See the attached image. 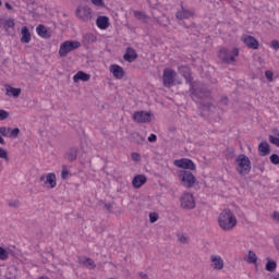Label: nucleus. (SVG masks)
Returning <instances> with one entry per match:
<instances>
[{"label":"nucleus","mask_w":279,"mask_h":279,"mask_svg":"<svg viewBox=\"0 0 279 279\" xmlns=\"http://www.w3.org/2000/svg\"><path fill=\"white\" fill-rule=\"evenodd\" d=\"M277 267H278V264L274 259H268L265 268H266V271H270V274H274Z\"/></svg>","instance_id":"cd10ccee"},{"label":"nucleus","mask_w":279,"mask_h":279,"mask_svg":"<svg viewBox=\"0 0 279 279\" xmlns=\"http://www.w3.org/2000/svg\"><path fill=\"white\" fill-rule=\"evenodd\" d=\"M173 165L179 169H185L187 171H195V169H197L195 162L189 158L177 159L173 161Z\"/></svg>","instance_id":"0eeeda50"},{"label":"nucleus","mask_w":279,"mask_h":279,"mask_svg":"<svg viewBox=\"0 0 279 279\" xmlns=\"http://www.w3.org/2000/svg\"><path fill=\"white\" fill-rule=\"evenodd\" d=\"M90 80V74L85 73L84 71H78L74 76H73V82H88Z\"/></svg>","instance_id":"b1692460"},{"label":"nucleus","mask_w":279,"mask_h":279,"mask_svg":"<svg viewBox=\"0 0 279 279\" xmlns=\"http://www.w3.org/2000/svg\"><path fill=\"white\" fill-rule=\"evenodd\" d=\"M274 279H279V275H277L276 277H274Z\"/></svg>","instance_id":"bf43d9fd"},{"label":"nucleus","mask_w":279,"mask_h":279,"mask_svg":"<svg viewBox=\"0 0 279 279\" xmlns=\"http://www.w3.org/2000/svg\"><path fill=\"white\" fill-rule=\"evenodd\" d=\"M14 19H8L3 23V27L8 34H11V32H14Z\"/></svg>","instance_id":"a878e982"},{"label":"nucleus","mask_w":279,"mask_h":279,"mask_svg":"<svg viewBox=\"0 0 279 279\" xmlns=\"http://www.w3.org/2000/svg\"><path fill=\"white\" fill-rule=\"evenodd\" d=\"M236 163V171L241 174H247L250 171H252V161L250 160V157H247L244 154H241L235 159Z\"/></svg>","instance_id":"39448f33"},{"label":"nucleus","mask_w":279,"mask_h":279,"mask_svg":"<svg viewBox=\"0 0 279 279\" xmlns=\"http://www.w3.org/2000/svg\"><path fill=\"white\" fill-rule=\"evenodd\" d=\"M149 221H150V223H156V221H158V214L157 213H150L149 214Z\"/></svg>","instance_id":"58836bf2"},{"label":"nucleus","mask_w":279,"mask_h":279,"mask_svg":"<svg viewBox=\"0 0 279 279\" xmlns=\"http://www.w3.org/2000/svg\"><path fill=\"white\" fill-rule=\"evenodd\" d=\"M218 58L222 62H226V64H232V62H236V58H239V48H233L232 50L222 48L218 52Z\"/></svg>","instance_id":"20e7f679"},{"label":"nucleus","mask_w":279,"mask_h":279,"mask_svg":"<svg viewBox=\"0 0 279 279\" xmlns=\"http://www.w3.org/2000/svg\"><path fill=\"white\" fill-rule=\"evenodd\" d=\"M36 33L40 36V38H50L51 35L49 34V31H47V27L45 25L39 24L36 27Z\"/></svg>","instance_id":"393cba45"},{"label":"nucleus","mask_w":279,"mask_h":279,"mask_svg":"<svg viewBox=\"0 0 279 279\" xmlns=\"http://www.w3.org/2000/svg\"><path fill=\"white\" fill-rule=\"evenodd\" d=\"M157 140H158V137L156 136V134H150L148 136V142L149 143H156Z\"/></svg>","instance_id":"c03bdc74"},{"label":"nucleus","mask_w":279,"mask_h":279,"mask_svg":"<svg viewBox=\"0 0 279 279\" xmlns=\"http://www.w3.org/2000/svg\"><path fill=\"white\" fill-rule=\"evenodd\" d=\"M38 279H49L48 277H39Z\"/></svg>","instance_id":"4d7b16f0"},{"label":"nucleus","mask_w":279,"mask_h":279,"mask_svg":"<svg viewBox=\"0 0 279 279\" xmlns=\"http://www.w3.org/2000/svg\"><path fill=\"white\" fill-rule=\"evenodd\" d=\"M9 208H19L21 206V201L19 199H9L8 201Z\"/></svg>","instance_id":"2f4dec72"},{"label":"nucleus","mask_w":279,"mask_h":279,"mask_svg":"<svg viewBox=\"0 0 279 279\" xmlns=\"http://www.w3.org/2000/svg\"><path fill=\"white\" fill-rule=\"evenodd\" d=\"M270 151H271V148L269 147V143H267V142L259 143V145H258L259 156H263V157L269 156Z\"/></svg>","instance_id":"5701e85b"},{"label":"nucleus","mask_w":279,"mask_h":279,"mask_svg":"<svg viewBox=\"0 0 279 279\" xmlns=\"http://www.w3.org/2000/svg\"><path fill=\"white\" fill-rule=\"evenodd\" d=\"M92 3L93 5H96V8H104V5H106L104 0H92Z\"/></svg>","instance_id":"4c0bfd02"},{"label":"nucleus","mask_w":279,"mask_h":279,"mask_svg":"<svg viewBox=\"0 0 279 279\" xmlns=\"http://www.w3.org/2000/svg\"><path fill=\"white\" fill-rule=\"evenodd\" d=\"M2 167H1V161H0V171H1Z\"/></svg>","instance_id":"052dcab7"},{"label":"nucleus","mask_w":279,"mask_h":279,"mask_svg":"<svg viewBox=\"0 0 279 279\" xmlns=\"http://www.w3.org/2000/svg\"><path fill=\"white\" fill-rule=\"evenodd\" d=\"M78 263L80 265H84L87 269H95V267H97V264H95V260L86 256L80 257Z\"/></svg>","instance_id":"aec40b11"},{"label":"nucleus","mask_w":279,"mask_h":279,"mask_svg":"<svg viewBox=\"0 0 279 279\" xmlns=\"http://www.w3.org/2000/svg\"><path fill=\"white\" fill-rule=\"evenodd\" d=\"M98 29H108L110 27V17L106 15H99L96 20Z\"/></svg>","instance_id":"2eb2a0df"},{"label":"nucleus","mask_w":279,"mask_h":279,"mask_svg":"<svg viewBox=\"0 0 279 279\" xmlns=\"http://www.w3.org/2000/svg\"><path fill=\"white\" fill-rule=\"evenodd\" d=\"M69 175H62L63 180H68Z\"/></svg>","instance_id":"5fc2aeb1"},{"label":"nucleus","mask_w":279,"mask_h":279,"mask_svg":"<svg viewBox=\"0 0 279 279\" xmlns=\"http://www.w3.org/2000/svg\"><path fill=\"white\" fill-rule=\"evenodd\" d=\"M5 9H7V10H12V5L7 2V3H5Z\"/></svg>","instance_id":"603ef678"},{"label":"nucleus","mask_w":279,"mask_h":279,"mask_svg":"<svg viewBox=\"0 0 279 279\" xmlns=\"http://www.w3.org/2000/svg\"><path fill=\"white\" fill-rule=\"evenodd\" d=\"M181 206L185 210H193V208H195V198L193 197V194L184 193L181 196Z\"/></svg>","instance_id":"6e6552de"},{"label":"nucleus","mask_w":279,"mask_h":279,"mask_svg":"<svg viewBox=\"0 0 279 279\" xmlns=\"http://www.w3.org/2000/svg\"><path fill=\"white\" fill-rule=\"evenodd\" d=\"M178 72L171 68L163 69L162 72V84L166 88H172L175 84H182L181 81L177 80Z\"/></svg>","instance_id":"7ed1b4c3"},{"label":"nucleus","mask_w":279,"mask_h":279,"mask_svg":"<svg viewBox=\"0 0 279 279\" xmlns=\"http://www.w3.org/2000/svg\"><path fill=\"white\" fill-rule=\"evenodd\" d=\"M109 71H110V73H112V75L116 80H123V76L125 75L123 68H121L118 64L110 65Z\"/></svg>","instance_id":"dca6fc26"},{"label":"nucleus","mask_w":279,"mask_h":279,"mask_svg":"<svg viewBox=\"0 0 279 279\" xmlns=\"http://www.w3.org/2000/svg\"><path fill=\"white\" fill-rule=\"evenodd\" d=\"M257 260H258V256H256V253H254V251H248L247 263L254 264V263H257Z\"/></svg>","instance_id":"7c9ffc66"},{"label":"nucleus","mask_w":279,"mask_h":279,"mask_svg":"<svg viewBox=\"0 0 279 279\" xmlns=\"http://www.w3.org/2000/svg\"><path fill=\"white\" fill-rule=\"evenodd\" d=\"M10 117V113L3 109H0V121H5Z\"/></svg>","instance_id":"e433bc0d"},{"label":"nucleus","mask_w":279,"mask_h":279,"mask_svg":"<svg viewBox=\"0 0 279 279\" xmlns=\"http://www.w3.org/2000/svg\"><path fill=\"white\" fill-rule=\"evenodd\" d=\"M66 158L71 162H73V160H76L77 159V149H75V148L70 149L69 154L66 155Z\"/></svg>","instance_id":"c756f323"},{"label":"nucleus","mask_w":279,"mask_h":279,"mask_svg":"<svg viewBox=\"0 0 279 279\" xmlns=\"http://www.w3.org/2000/svg\"><path fill=\"white\" fill-rule=\"evenodd\" d=\"M76 16L81 21H90L93 19V10L88 7H78L76 9Z\"/></svg>","instance_id":"9b49d317"},{"label":"nucleus","mask_w":279,"mask_h":279,"mask_svg":"<svg viewBox=\"0 0 279 279\" xmlns=\"http://www.w3.org/2000/svg\"><path fill=\"white\" fill-rule=\"evenodd\" d=\"M0 158L1 160H5V162H10V156H8V150L0 147Z\"/></svg>","instance_id":"473e14b6"},{"label":"nucleus","mask_w":279,"mask_h":279,"mask_svg":"<svg viewBox=\"0 0 279 279\" xmlns=\"http://www.w3.org/2000/svg\"><path fill=\"white\" fill-rule=\"evenodd\" d=\"M147 182V177L145 175H134L132 179V186L133 189H141L143 184Z\"/></svg>","instance_id":"a211bd4d"},{"label":"nucleus","mask_w":279,"mask_h":279,"mask_svg":"<svg viewBox=\"0 0 279 279\" xmlns=\"http://www.w3.org/2000/svg\"><path fill=\"white\" fill-rule=\"evenodd\" d=\"M80 47H82V44L77 40H65L60 45L59 56L60 58H66L71 51H75Z\"/></svg>","instance_id":"423d86ee"},{"label":"nucleus","mask_w":279,"mask_h":279,"mask_svg":"<svg viewBox=\"0 0 279 279\" xmlns=\"http://www.w3.org/2000/svg\"><path fill=\"white\" fill-rule=\"evenodd\" d=\"M265 77L268 80V82H274V72L270 70L265 71Z\"/></svg>","instance_id":"ea45409f"},{"label":"nucleus","mask_w":279,"mask_h":279,"mask_svg":"<svg viewBox=\"0 0 279 279\" xmlns=\"http://www.w3.org/2000/svg\"><path fill=\"white\" fill-rule=\"evenodd\" d=\"M39 182L45 189H56L58 185L56 175H41Z\"/></svg>","instance_id":"f8f14e48"},{"label":"nucleus","mask_w":279,"mask_h":279,"mask_svg":"<svg viewBox=\"0 0 279 279\" xmlns=\"http://www.w3.org/2000/svg\"><path fill=\"white\" fill-rule=\"evenodd\" d=\"M0 134L5 138H19V135L21 134V129L20 128L12 129L10 126H0Z\"/></svg>","instance_id":"1a4fd4ad"},{"label":"nucleus","mask_w":279,"mask_h":279,"mask_svg":"<svg viewBox=\"0 0 279 279\" xmlns=\"http://www.w3.org/2000/svg\"><path fill=\"white\" fill-rule=\"evenodd\" d=\"M104 207L106 208V210H108V213H112V204L105 203Z\"/></svg>","instance_id":"49530a36"},{"label":"nucleus","mask_w":279,"mask_h":279,"mask_svg":"<svg viewBox=\"0 0 279 279\" xmlns=\"http://www.w3.org/2000/svg\"><path fill=\"white\" fill-rule=\"evenodd\" d=\"M225 104H228V98L222 99Z\"/></svg>","instance_id":"6e6d98bb"},{"label":"nucleus","mask_w":279,"mask_h":279,"mask_svg":"<svg viewBox=\"0 0 279 279\" xmlns=\"http://www.w3.org/2000/svg\"><path fill=\"white\" fill-rule=\"evenodd\" d=\"M270 162H271L272 165H279V156L276 155V154H272V155L270 156Z\"/></svg>","instance_id":"79ce46f5"},{"label":"nucleus","mask_w":279,"mask_h":279,"mask_svg":"<svg viewBox=\"0 0 279 279\" xmlns=\"http://www.w3.org/2000/svg\"><path fill=\"white\" fill-rule=\"evenodd\" d=\"M196 179L195 175H182L181 177V183L186 189H192V186L195 185Z\"/></svg>","instance_id":"f3484780"},{"label":"nucleus","mask_w":279,"mask_h":279,"mask_svg":"<svg viewBox=\"0 0 279 279\" xmlns=\"http://www.w3.org/2000/svg\"><path fill=\"white\" fill-rule=\"evenodd\" d=\"M193 16H195V11L184 8L175 13V19H178L179 21H184V19H191Z\"/></svg>","instance_id":"4468645a"},{"label":"nucleus","mask_w":279,"mask_h":279,"mask_svg":"<svg viewBox=\"0 0 279 279\" xmlns=\"http://www.w3.org/2000/svg\"><path fill=\"white\" fill-rule=\"evenodd\" d=\"M138 276L141 279H149V276H147V274H145L143 271L138 272Z\"/></svg>","instance_id":"8fccbe9b"},{"label":"nucleus","mask_w":279,"mask_h":279,"mask_svg":"<svg viewBox=\"0 0 279 279\" xmlns=\"http://www.w3.org/2000/svg\"><path fill=\"white\" fill-rule=\"evenodd\" d=\"M0 145H5V140H3V137H1V135H0Z\"/></svg>","instance_id":"864d4df0"},{"label":"nucleus","mask_w":279,"mask_h":279,"mask_svg":"<svg viewBox=\"0 0 279 279\" xmlns=\"http://www.w3.org/2000/svg\"><path fill=\"white\" fill-rule=\"evenodd\" d=\"M218 223L222 230H232L236 226V217L230 209H223L219 216Z\"/></svg>","instance_id":"f03ea898"},{"label":"nucleus","mask_w":279,"mask_h":279,"mask_svg":"<svg viewBox=\"0 0 279 279\" xmlns=\"http://www.w3.org/2000/svg\"><path fill=\"white\" fill-rule=\"evenodd\" d=\"M272 219H274V221H278V223H279V213L278 211H274Z\"/></svg>","instance_id":"09e8293b"},{"label":"nucleus","mask_w":279,"mask_h":279,"mask_svg":"<svg viewBox=\"0 0 279 279\" xmlns=\"http://www.w3.org/2000/svg\"><path fill=\"white\" fill-rule=\"evenodd\" d=\"M136 143H137L138 145H143V143H145V137H144V136H141V135H137Z\"/></svg>","instance_id":"a18cd8bd"},{"label":"nucleus","mask_w":279,"mask_h":279,"mask_svg":"<svg viewBox=\"0 0 279 279\" xmlns=\"http://www.w3.org/2000/svg\"><path fill=\"white\" fill-rule=\"evenodd\" d=\"M21 34V43H23L24 45H28V43H32V33H29V28H27V26L22 27Z\"/></svg>","instance_id":"6ab92c4d"},{"label":"nucleus","mask_w":279,"mask_h":279,"mask_svg":"<svg viewBox=\"0 0 279 279\" xmlns=\"http://www.w3.org/2000/svg\"><path fill=\"white\" fill-rule=\"evenodd\" d=\"M242 43L248 47V49L256 50L258 47H260V44L257 39L254 38L252 35H243L241 38Z\"/></svg>","instance_id":"ddd939ff"},{"label":"nucleus","mask_w":279,"mask_h":279,"mask_svg":"<svg viewBox=\"0 0 279 279\" xmlns=\"http://www.w3.org/2000/svg\"><path fill=\"white\" fill-rule=\"evenodd\" d=\"M179 73L184 77L186 81V84L191 86L190 93L192 99H195V97H199V99H204V97H208V94H204V92L197 93L195 90V87L193 86V77L191 76V68L189 65H181L179 66Z\"/></svg>","instance_id":"f257e3e1"},{"label":"nucleus","mask_w":279,"mask_h":279,"mask_svg":"<svg viewBox=\"0 0 279 279\" xmlns=\"http://www.w3.org/2000/svg\"><path fill=\"white\" fill-rule=\"evenodd\" d=\"M276 136L269 135V142L276 147H279V131H275Z\"/></svg>","instance_id":"c85d7f7f"},{"label":"nucleus","mask_w":279,"mask_h":279,"mask_svg":"<svg viewBox=\"0 0 279 279\" xmlns=\"http://www.w3.org/2000/svg\"><path fill=\"white\" fill-rule=\"evenodd\" d=\"M133 121L135 123H150L151 122V113L147 111H136L133 113Z\"/></svg>","instance_id":"9d476101"},{"label":"nucleus","mask_w":279,"mask_h":279,"mask_svg":"<svg viewBox=\"0 0 279 279\" xmlns=\"http://www.w3.org/2000/svg\"><path fill=\"white\" fill-rule=\"evenodd\" d=\"M61 175H69V168H66V166H63Z\"/></svg>","instance_id":"de8ad7c7"},{"label":"nucleus","mask_w":279,"mask_h":279,"mask_svg":"<svg viewBox=\"0 0 279 279\" xmlns=\"http://www.w3.org/2000/svg\"><path fill=\"white\" fill-rule=\"evenodd\" d=\"M3 3L1 2V0H0V7L2 5Z\"/></svg>","instance_id":"680f3d73"},{"label":"nucleus","mask_w":279,"mask_h":279,"mask_svg":"<svg viewBox=\"0 0 279 279\" xmlns=\"http://www.w3.org/2000/svg\"><path fill=\"white\" fill-rule=\"evenodd\" d=\"M134 16L138 21H145V19H147V15H145V12L143 11H134Z\"/></svg>","instance_id":"f704fd0d"},{"label":"nucleus","mask_w":279,"mask_h":279,"mask_svg":"<svg viewBox=\"0 0 279 279\" xmlns=\"http://www.w3.org/2000/svg\"><path fill=\"white\" fill-rule=\"evenodd\" d=\"M7 95L10 97H19V95H21V88H15L12 86H8L7 87Z\"/></svg>","instance_id":"bb28decb"},{"label":"nucleus","mask_w":279,"mask_h":279,"mask_svg":"<svg viewBox=\"0 0 279 279\" xmlns=\"http://www.w3.org/2000/svg\"><path fill=\"white\" fill-rule=\"evenodd\" d=\"M9 256L10 254L8 253V251L0 246V260H8Z\"/></svg>","instance_id":"72a5a7b5"},{"label":"nucleus","mask_w":279,"mask_h":279,"mask_svg":"<svg viewBox=\"0 0 279 279\" xmlns=\"http://www.w3.org/2000/svg\"><path fill=\"white\" fill-rule=\"evenodd\" d=\"M48 175H56V173L50 172V173H48Z\"/></svg>","instance_id":"13d9d810"},{"label":"nucleus","mask_w":279,"mask_h":279,"mask_svg":"<svg viewBox=\"0 0 279 279\" xmlns=\"http://www.w3.org/2000/svg\"><path fill=\"white\" fill-rule=\"evenodd\" d=\"M131 158L134 162H141V154L138 153H132Z\"/></svg>","instance_id":"a19ab883"},{"label":"nucleus","mask_w":279,"mask_h":279,"mask_svg":"<svg viewBox=\"0 0 279 279\" xmlns=\"http://www.w3.org/2000/svg\"><path fill=\"white\" fill-rule=\"evenodd\" d=\"M177 238H178V241H180V243H183V245L189 244V238L185 236L183 233H179Z\"/></svg>","instance_id":"c9c22d12"},{"label":"nucleus","mask_w":279,"mask_h":279,"mask_svg":"<svg viewBox=\"0 0 279 279\" xmlns=\"http://www.w3.org/2000/svg\"><path fill=\"white\" fill-rule=\"evenodd\" d=\"M270 47L271 49H276L278 50L279 49V41L278 40H272L271 44H270Z\"/></svg>","instance_id":"37998d69"},{"label":"nucleus","mask_w":279,"mask_h":279,"mask_svg":"<svg viewBox=\"0 0 279 279\" xmlns=\"http://www.w3.org/2000/svg\"><path fill=\"white\" fill-rule=\"evenodd\" d=\"M210 260H211V267H214V269H218V270L223 269V259L221 258V256L211 255Z\"/></svg>","instance_id":"412c9836"},{"label":"nucleus","mask_w":279,"mask_h":279,"mask_svg":"<svg viewBox=\"0 0 279 279\" xmlns=\"http://www.w3.org/2000/svg\"><path fill=\"white\" fill-rule=\"evenodd\" d=\"M136 58H138V54L136 53V50H134V48H128L123 56V59L126 62H134V60H136Z\"/></svg>","instance_id":"4be33fe9"},{"label":"nucleus","mask_w":279,"mask_h":279,"mask_svg":"<svg viewBox=\"0 0 279 279\" xmlns=\"http://www.w3.org/2000/svg\"><path fill=\"white\" fill-rule=\"evenodd\" d=\"M85 38H89V40H95V35L88 34L85 36Z\"/></svg>","instance_id":"3c124183"}]
</instances>
